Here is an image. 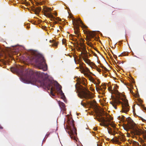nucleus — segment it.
Here are the masks:
<instances>
[{
	"mask_svg": "<svg viewBox=\"0 0 146 146\" xmlns=\"http://www.w3.org/2000/svg\"><path fill=\"white\" fill-rule=\"evenodd\" d=\"M60 108L64 111H65L66 110L65 108V104L62 102L59 101L58 102Z\"/></svg>",
	"mask_w": 146,
	"mask_h": 146,
	"instance_id": "14",
	"label": "nucleus"
},
{
	"mask_svg": "<svg viewBox=\"0 0 146 146\" xmlns=\"http://www.w3.org/2000/svg\"><path fill=\"white\" fill-rule=\"evenodd\" d=\"M141 143L142 144L143 146H146V143H144V141H142Z\"/></svg>",
	"mask_w": 146,
	"mask_h": 146,
	"instance_id": "28",
	"label": "nucleus"
},
{
	"mask_svg": "<svg viewBox=\"0 0 146 146\" xmlns=\"http://www.w3.org/2000/svg\"><path fill=\"white\" fill-rule=\"evenodd\" d=\"M77 50L79 51H80L81 52H82V48L80 47H79L78 46L77 47Z\"/></svg>",
	"mask_w": 146,
	"mask_h": 146,
	"instance_id": "26",
	"label": "nucleus"
},
{
	"mask_svg": "<svg viewBox=\"0 0 146 146\" xmlns=\"http://www.w3.org/2000/svg\"><path fill=\"white\" fill-rule=\"evenodd\" d=\"M76 39H75L74 40H74V41H76Z\"/></svg>",
	"mask_w": 146,
	"mask_h": 146,
	"instance_id": "41",
	"label": "nucleus"
},
{
	"mask_svg": "<svg viewBox=\"0 0 146 146\" xmlns=\"http://www.w3.org/2000/svg\"><path fill=\"white\" fill-rule=\"evenodd\" d=\"M117 99H115L113 101L111 102L110 103L116 109L117 108V105L121 104L122 112L127 113L129 111L130 107L125 96L120 94L117 96Z\"/></svg>",
	"mask_w": 146,
	"mask_h": 146,
	"instance_id": "3",
	"label": "nucleus"
},
{
	"mask_svg": "<svg viewBox=\"0 0 146 146\" xmlns=\"http://www.w3.org/2000/svg\"><path fill=\"white\" fill-rule=\"evenodd\" d=\"M78 45H79L78 43Z\"/></svg>",
	"mask_w": 146,
	"mask_h": 146,
	"instance_id": "47",
	"label": "nucleus"
},
{
	"mask_svg": "<svg viewBox=\"0 0 146 146\" xmlns=\"http://www.w3.org/2000/svg\"><path fill=\"white\" fill-rule=\"evenodd\" d=\"M96 89H97V88H96Z\"/></svg>",
	"mask_w": 146,
	"mask_h": 146,
	"instance_id": "46",
	"label": "nucleus"
},
{
	"mask_svg": "<svg viewBox=\"0 0 146 146\" xmlns=\"http://www.w3.org/2000/svg\"><path fill=\"white\" fill-rule=\"evenodd\" d=\"M72 23L74 27L75 34L77 35V37H79V26H81L82 28L87 29V27L84 25L80 18L76 19L74 18L72 19Z\"/></svg>",
	"mask_w": 146,
	"mask_h": 146,
	"instance_id": "5",
	"label": "nucleus"
},
{
	"mask_svg": "<svg viewBox=\"0 0 146 146\" xmlns=\"http://www.w3.org/2000/svg\"><path fill=\"white\" fill-rule=\"evenodd\" d=\"M49 42H50L53 43V44L52 45V46L56 47L57 46L58 44V43L57 42L55 41L54 40H50Z\"/></svg>",
	"mask_w": 146,
	"mask_h": 146,
	"instance_id": "17",
	"label": "nucleus"
},
{
	"mask_svg": "<svg viewBox=\"0 0 146 146\" xmlns=\"http://www.w3.org/2000/svg\"><path fill=\"white\" fill-rule=\"evenodd\" d=\"M56 90L58 94H60L62 97H65L64 94L63 93L61 90V87L58 83H57V85H56Z\"/></svg>",
	"mask_w": 146,
	"mask_h": 146,
	"instance_id": "10",
	"label": "nucleus"
},
{
	"mask_svg": "<svg viewBox=\"0 0 146 146\" xmlns=\"http://www.w3.org/2000/svg\"><path fill=\"white\" fill-rule=\"evenodd\" d=\"M108 133L111 135H115V131H113V132H112V131H110L109 130H108Z\"/></svg>",
	"mask_w": 146,
	"mask_h": 146,
	"instance_id": "21",
	"label": "nucleus"
},
{
	"mask_svg": "<svg viewBox=\"0 0 146 146\" xmlns=\"http://www.w3.org/2000/svg\"><path fill=\"white\" fill-rule=\"evenodd\" d=\"M52 9L51 8L44 7L42 9V12L44 13V15L47 17L49 18H51L52 19H54V16L52 15L51 13ZM51 20H52V19Z\"/></svg>",
	"mask_w": 146,
	"mask_h": 146,
	"instance_id": "8",
	"label": "nucleus"
},
{
	"mask_svg": "<svg viewBox=\"0 0 146 146\" xmlns=\"http://www.w3.org/2000/svg\"><path fill=\"white\" fill-rule=\"evenodd\" d=\"M84 64L83 63L80 64V66L81 68L82 69L84 72H88L91 74H92V73L89 70L88 68L86 67L85 68H84V66H82Z\"/></svg>",
	"mask_w": 146,
	"mask_h": 146,
	"instance_id": "12",
	"label": "nucleus"
},
{
	"mask_svg": "<svg viewBox=\"0 0 146 146\" xmlns=\"http://www.w3.org/2000/svg\"><path fill=\"white\" fill-rule=\"evenodd\" d=\"M142 109H143L144 110H146V108L145 107L143 106H142Z\"/></svg>",
	"mask_w": 146,
	"mask_h": 146,
	"instance_id": "30",
	"label": "nucleus"
},
{
	"mask_svg": "<svg viewBox=\"0 0 146 146\" xmlns=\"http://www.w3.org/2000/svg\"><path fill=\"white\" fill-rule=\"evenodd\" d=\"M97 145H98V144H97ZM99 146H102L101 145H100Z\"/></svg>",
	"mask_w": 146,
	"mask_h": 146,
	"instance_id": "42",
	"label": "nucleus"
},
{
	"mask_svg": "<svg viewBox=\"0 0 146 146\" xmlns=\"http://www.w3.org/2000/svg\"><path fill=\"white\" fill-rule=\"evenodd\" d=\"M132 80H133V78H132Z\"/></svg>",
	"mask_w": 146,
	"mask_h": 146,
	"instance_id": "44",
	"label": "nucleus"
},
{
	"mask_svg": "<svg viewBox=\"0 0 146 146\" xmlns=\"http://www.w3.org/2000/svg\"><path fill=\"white\" fill-rule=\"evenodd\" d=\"M56 22V23H57V22Z\"/></svg>",
	"mask_w": 146,
	"mask_h": 146,
	"instance_id": "45",
	"label": "nucleus"
},
{
	"mask_svg": "<svg viewBox=\"0 0 146 146\" xmlns=\"http://www.w3.org/2000/svg\"><path fill=\"white\" fill-rule=\"evenodd\" d=\"M142 121H144V120H145V119H143L142 120Z\"/></svg>",
	"mask_w": 146,
	"mask_h": 146,
	"instance_id": "39",
	"label": "nucleus"
},
{
	"mask_svg": "<svg viewBox=\"0 0 146 146\" xmlns=\"http://www.w3.org/2000/svg\"><path fill=\"white\" fill-rule=\"evenodd\" d=\"M11 70L12 72H16L19 74L24 81L32 84H37L43 87L46 88L48 90L50 89V94L52 96L55 95L53 92L55 91L53 87V82L48 79H43L42 78L45 75L48 77V74L43 72H36L35 73L31 69H27L25 72L23 69H19L16 67H12Z\"/></svg>",
	"mask_w": 146,
	"mask_h": 146,
	"instance_id": "1",
	"label": "nucleus"
},
{
	"mask_svg": "<svg viewBox=\"0 0 146 146\" xmlns=\"http://www.w3.org/2000/svg\"><path fill=\"white\" fill-rule=\"evenodd\" d=\"M119 118V119H121V120H123L124 119L125 117L123 115H121V116H119L118 117Z\"/></svg>",
	"mask_w": 146,
	"mask_h": 146,
	"instance_id": "23",
	"label": "nucleus"
},
{
	"mask_svg": "<svg viewBox=\"0 0 146 146\" xmlns=\"http://www.w3.org/2000/svg\"><path fill=\"white\" fill-rule=\"evenodd\" d=\"M30 62L35 64L39 68L45 71L47 69V66L43 56L38 53H34L29 58Z\"/></svg>",
	"mask_w": 146,
	"mask_h": 146,
	"instance_id": "2",
	"label": "nucleus"
},
{
	"mask_svg": "<svg viewBox=\"0 0 146 146\" xmlns=\"http://www.w3.org/2000/svg\"><path fill=\"white\" fill-rule=\"evenodd\" d=\"M89 79L91 81H92L93 83H94V84H95L96 85H98L100 83V82L99 81H98V83H96L95 82L94 79H93V78L90 75H88V76Z\"/></svg>",
	"mask_w": 146,
	"mask_h": 146,
	"instance_id": "15",
	"label": "nucleus"
},
{
	"mask_svg": "<svg viewBox=\"0 0 146 146\" xmlns=\"http://www.w3.org/2000/svg\"><path fill=\"white\" fill-rule=\"evenodd\" d=\"M75 86H76V85H75Z\"/></svg>",
	"mask_w": 146,
	"mask_h": 146,
	"instance_id": "43",
	"label": "nucleus"
},
{
	"mask_svg": "<svg viewBox=\"0 0 146 146\" xmlns=\"http://www.w3.org/2000/svg\"><path fill=\"white\" fill-rule=\"evenodd\" d=\"M114 141L115 142L118 144L121 143V142L119 141V139H118V138L116 137L114 139Z\"/></svg>",
	"mask_w": 146,
	"mask_h": 146,
	"instance_id": "22",
	"label": "nucleus"
},
{
	"mask_svg": "<svg viewBox=\"0 0 146 146\" xmlns=\"http://www.w3.org/2000/svg\"><path fill=\"white\" fill-rule=\"evenodd\" d=\"M62 44H64L65 46L66 45V40L65 39H63L62 40Z\"/></svg>",
	"mask_w": 146,
	"mask_h": 146,
	"instance_id": "24",
	"label": "nucleus"
},
{
	"mask_svg": "<svg viewBox=\"0 0 146 146\" xmlns=\"http://www.w3.org/2000/svg\"><path fill=\"white\" fill-rule=\"evenodd\" d=\"M56 20L58 21H61V19L60 18H59L58 17H57L56 18Z\"/></svg>",
	"mask_w": 146,
	"mask_h": 146,
	"instance_id": "29",
	"label": "nucleus"
},
{
	"mask_svg": "<svg viewBox=\"0 0 146 146\" xmlns=\"http://www.w3.org/2000/svg\"><path fill=\"white\" fill-rule=\"evenodd\" d=\"M94 131H96L97 130V129L96 127H94Z\"/></svg>",
	"mask_w": 146,
	"mask_h": 146,
	"instance_id": "33",
	"label": "nucleus"
},
{
	"mask_svg": "<svg viewBox=\"0 0 146 146\" xmlns=\"http://www.w3.org/2000/svg\"><path fill=\"white\" fill-rule=\"evenodd\" d=\"M83 51L81 52V54L80 55V57L81 58V56L82 54L83 55V56H82V58H83V57H84L85 58H87L88 57V55L87 54V51L86 50V49L85 48H83Z\"/></svg>",
	"mask_w": 146,
	"mask_h": 146,
	"instance_id": "11",
	"label": "nucleus"
},
{
	"mask_svg": "<svg viewBox=\"0 0 146 146\" xmlns=\"http://www.w3.org/2000/svg\"><path fill=\"white\" fill-rule=\"evenodd\" d=\"M81 104L84 107H86V104L85 103H83L82 101L81 102Z\"/></svg>",
	"mask_w": 146,
	"mask_h": 146,
	"instance_id": "27",
	"label": "nucleus"
},
{
	"mask_svg": "<svg viewBox=\"0 0 146 146\" xmlns=\"http://www.w3.org/2000/svg\"><path fill=\"white\" fill-rule=\"evenodd\" d=\"M55 15L56 16L57 15V13H56L55 14Z\"/></svg>",
	"mask_w": 146,
	"mask_h": 146,
	"instance_id": "38",
	"label": "nucleus"
},
{
	"mask_svg": "<svg viewBox=\"0 0 146 146\" xmlns=\"http://www.w3.org/2000/svg\"><path fill=\"white\" fill-rule=\"evenodd\" d=\"M93 65L94 66H96V65L94 64H93Z\"/></svg>",
	"mask_w": 146,
	"mask_h": 146,
	"instance_id": "37",
	"label": "nucleus"
},
{
	"mask_svg": "<svg viewBox=\"0 0 146 146\" xmlns=\"http://www.w3.org/2000/svg\"><path fill=\"white\" fill-rule=\"evenodd\" d=\"M74 122L73 119L69 120L68 122V125L67 127V129L69 130L68 131V133L71 139L74 138L77 134L76 129L74 127Z\"/></svg>",
	"mask_w": 146,
	"mask_h": 146,
	"instance_id": "7",
	"label": "nucleus"
},
{
	"mask_svg": "<svg viewBox=\"0 0 146 146\" xmlns=\"http://www.w3.org/2000/svg\"><path fill=\"white\" fill-rule=\"evenodd\" d=\"M111 51V52H112V54L113 55V54H113V53L112 52V51Z\"/></svg>",
	"mask_w": 146,
	"mask_h": 146,
	"instance_id": "40",
	"label": "nucleus"
},
{
	"mask_svg": "<svg viewBox=\"0 0 146 146\" xmlns=\"http://www.w3.org/2000/svg\"><path fill=\"white\" fill-rule=\"evenodd\" d=\"M97 119L99 121L101 122L100 124L102 126L108 127L109 125H110L113 128L115 127V125L111 122L112 118L110 115H109L108 116H106V118L102 117L101 118H98Z\"/></svg>",
	"mask_w": 146,
	"mask_h": 146,
	"instance_id": "6",
	"label": "nucleus"
},
{
	"mask_svg": "<svg viewBox=\"0 0 146 146\" xmlns=\"http://www.w3.org/2000/svg\"><path fill=\"white\" fill-rule=\"evenodd\" d=\"M107 129H108V130H109L110 131V130L112 131V129H111L110 127H108Z\"/></svg>",
	"mask_w": 146,
	"mask_h": 146,
	"instance_id": "32",
	"label": "nucleus"
},
{
	"mask_svg": "<svg viewBox=\"0 0 146 146\" xmlns=\"http://www.w3.org/2000/svg\"><path fill=\"white\" fill-rule=\"evenodd\" d=\"M101 67L105 71H108V70L102 64L101 65Z\"/></svg>",
	"mask_w": 146,
	"mask_h": 146,
	"instance_id": "25",
	"label": "nucleus"
},
{
	"mask_svg": "<svg viewBox=\"0 0 146 146\" xmlns=\"http://www.w3.org/2000/svg\"><path fill=\"white\" fill-rule=\"evenodd\" d=\"M118 139H119V141H125V139H124L123 137V136H119L118 137Z\"/></svg>",
	"mask_w": 146,
	"mask_h": 146,
	"instance_id": "20",
	"label": "nucleus"
},
{
	"mask_svg": "<svg viewBox=\"0 0 146 146\" xmlns=\"http://www.w3.org/2000/svg\"><path fill=\"white\" fill-rule=\"evenodd\" d=\"M82 41L83 42H84V40L82 39ZM80 47H81L82 48V51H83V48H85V49H86V46H85V45L84 44V43H80Z\"/></svg>",
	"mask_w": 146,
	"mask_h": 146,
	"instance_id": "16",
	"label": "nucleus"
},
{
	"mask_svg": "<svg viewBox=\"0 0 146 146\" xmlns=\"http://www.w3.org/2000/svg\"><path fill=\"white\" fill-rule=\"evenodd\" d=\"M3 127L0 125V129H3Z\"/></svg>",
	"mask_w": 146,
	"mask_h": 146,
	"instance_id": "35",
	"label": "nucleus"
},
{
	"mask_svg": "<svg viewBox=\"0 0 146 146\" xmlns=\"http://www.w3.org/2000/svg\"><path fill=\"white\" fill-rule=\"evenodd\" d=\"M50 135V134L49 133H47V134L46 135H45V138H46L48 137V136H49V135Z\"/></svg>",
	"mask_w": 146,
	"mask_h": 146,
	"instance_id": "31",
	"label": "nucleus"
},
{
	"mask_svg": "<svg viewBox=\"0 0 146 146\" xmlns=\"http://www.w3.org/2000/svg\"><path fill=\"white\" fill-rule=\"evenodd\" d=\"M95 36V34L93 33H90L89 34V36L87 37L86 38V40H87L88 42L86 43L89 46L91 47L93 46V45L92 44L91 42H89V41H93L94 40H97L98 39L96 38H95L94 39H93V38H94Z\"/></svg>",
	"mask_w": 146,
	"mask_h": 146,
	"instance_id": "9",
	"label": "nucleus"
},
{
	"mask_svg": "<svg viewBox=\"0 0 146 146\" xmlns=\"http://www.w3.org/2000/svg\"><path fill=\"white\" fill-rule=\"evenodd\" d=\"M83 59L85 62L88 64H90L91 62L90 60L88 58H85L84 57L83 58ZM91 63H92L91 62Z\"/></svg>",
	"mask_w": 146,
	"mask_h": 146,
	"instance_id": "18",
	"label": "nucleus"
},
{
	"mask_svg": "<svg viewBox=\"0 0 146 146\" xmlns=\"http://www.w3.org/2000/svg\"><path fill=\"white\" fill-rule=\"evenodd\" d=\"M85 80H86L85 78L82 80L78 78L77 80V84L79 85V88L81 90L78 94V96L81 98H84L86 99H92L94 97L92 94L86 88L80 85V84H82L86 86V84L84 82Z\"/></svg>",
	"mask_w": 146,
	"mask_h": 146,
	"instance_id": "4",
	"label": "nucleus"
},
{
	"mask_svg": "<svg viewBox=\"0 0 146 146\" xmlns=\"http://www.w3.org/2000/svg\"><path fill=\"white\" fill-rule=\"evenodd\" d=\"M98 71L101 72V70L100 69H98Z\"/></svg>",
	"mask_w": 146,
	"mask_h": 146,
	"instance_id": "36",
	"label": "nucleus"
},
{
	"mask_svg": "<svg viewBox=\"0 0 146 146\" xmlns=\"http://www.w3.org/2000/svg\"><path fill=\"white\" fill-rule=\"evenodd\" d=\"M113 56L115 58H117L115 54H113Z\"/></svg>",
	"mask_w": 146,
	"mask_h": 146,
	"instance_id": "34",
	"label": "nucleus"
},
{
	"mask_svg": "<svg viewBox=\"0 0 146 146\" xmlns=\"http://www.w3.org/2000/svg\"><path fill=\"white\" fill-rule=\"evenodd\" d=\"M106 85L105 84H104L102 85V88L101 87H100V88H99V89L103 91L106 89Z\"/></svg>",
	"mask_w": 146,
	"mask_h": 146,
	"instance_id": "19",
	"label": "nucleus"
},
{
	"mask_svg": "<svg viewBox=\"0 0 146 146\" xmlns=\"http://www.w3.org/2000/svg\"><path fill=\"white\" fill-rule=\"evenodd\" d=\"M41 8L40 7H36L32 9V11L35 12V13L36 14H38L40 12Z\"/></svg>",
	"mask_w": 146,
	"mask_h": 146,
	"instance_id": "13",
	"label": "nucleus"
}]
</instances>
